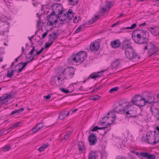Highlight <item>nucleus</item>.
I'll return each mask as SVG.
<instances>
[{
	"label": "nucleus",
	"instance_id": "nucleus-60",
	"mask_svg": "<svg viewBox=\"0 0 159 159\" xmlns=\"http://www.w3.org/2000/svg\"><path fill=\"white\" fill-rule=\"evenodd\" d=\"M73 21L74 23H77L79 22L78 20H77V16H75V17L74 18V19Z\"/></svg>",
	"mask_w": 159,
	"mask_h": 159
},
{
	"label": "nucleus",
	"instance_id": "nucleus-51",
	"mask_svg": "<svg viewBox=\"0 0 159 159\" xmlns=\"http://www.w3.org/2000/svg\"><path fill=\"white\" fill-rule=\"evenodd\" d=\"M36 55H37L36 54H36H34V53H33V55H31V56H30L28 58L27 57V56H26L25 58H26V59H30L31 58H32V57H33L34 58V57L35 56H36Z\"/></svg>",
	"mask_w": 159,
	"mask_h": 159
},
{
	"label": "nucleus",
	"instance_id": "nucleus-43",
	"mask_svg": "<svg viewBox=\"0 0 159 159\" xmlns=\"http://www.w3.org/2000/svg\"><path fill=\"white\" fill-rule=\"evenodd\" d=\"M34 43H33L32 44H31V47L32 48V49L31 50L29 53L28 55H33V53H34V52L35 51V47L33 46Z\"/></svg>",
	"mask_w": 159,
	"mask_h": 159
},
{
	"label": "nucleus",
	"instance_id": "nucleus-55",
	"mask_svg": "<svg viewBox=\"0 0 159 159\" xmlns=\"http://www.w3.org/2000/svg\"><path fill=\"white\" fill-rule=\"evenodd\" d=\"M52 95L49 94L48 95L44 96V98L47 99H49L50 98Z\"/></svg>",
	"mask_w": 159,
	"mask_h": 159
},
{
	"label": "nucleus",
	"instance_id": "nucleus-39",
	"mask_svg": "<svg viewBox=\"0 0 159 159\" xmlns=\"http://www.w3.org/2000/svg\"><path fill=\"white\" fill-rule=\"evenodd\" d=\"M113 2L112 1L106 2L105 3L106 7L108 8H110L111 5L113 4Z\"/></svg>",
	"mask_w": 159,
	"mask_h": 159
},
{
	"label": "nucleus",
	"instance_id": "nucleus-37",
	"mask_svg": "<svg viewBox=\"0 0 159 159\" xmlns=\"http://www.w3.org/2000/svg\"><path fill=\"white\" fill-rule=\"evenodd\" d=\"M136 26V25L135 23H134L132 24L130 27H128L126 28L123 27V29L124 30L125 29H134Z\"/></svg>",
	"mask_w": 159,
	"mask_h": 159
},
{
	"label": "nucleus",
	"instance_id": "nucleus-5",
	"mask_svg": "<svg viewBox=\"0 0 159 159\" xmlns=\"http://www.w3.org/2000/svg\"><path fill=\"white\" fill-rule=\"evenodd\" d=\"M125 115L128 118L131 117L135 118L139 116L140 113H138V110L134 108H130L129 106H125Z\"/></svg>",
	"mask_w": 159,
	"mask_h": 159
},
{
	"label": "nucleus",
	"instance_id": "nucleus-13",
	"mask_svg": "<svg viewBox=\"0 0 159 159\" xmlns=\"http://www.w3.org/2000/svg\"><path fill=\"white\" fill-rule=\"evenodd\" d=\"M125 107L123 108L121 104L119 103L117 106H115L113 108L114 111L117 113L123 114L125 113Z\"/></svg>",
	"mask_w": 159,
	"mask_h": 159
},
{
	"label": "nucleus",
	"instance_id": "nucleus-36",
	"mask_svg": "<svg viewBox=\"0 0 159 159\" xmlns=\"http://www.w3.org/2000/svg\"><path fill=\"white\" fill-rule=\"evenodd\" d=\"M59 89L63 93H71L74 90L70 91L69 90L66 89L64 88H60Z\"/></svg>",
	"mask_w": 159,
	"mask_h": 159
},
{
	"label": "nucleus",
	"instance_id": "nucleus-50",
	"mask_svg": "<svg viewBox=\"0 0 159 159\" xmlns=\"http://www.w3.org/2000/svg\"><path fill=\"white\" fill-rule=\"evenodd\" d=\"M132 152H133V153H134V154L138 156V157L139 158L140 155V154L142 152H140L139 153V152H135L134 150H133L132 151Z\"/></svg>",
	"mask_w": 159,
	"mask_h": 159
},
{
	"label": "nucleus",
	"instance_id": "nucleus-4",
	"mask_svg": "<svg viewBox=\"0 0 159 159\" xmlns=\"http://www.w3.org/2000/svg\"><path fill=\"white\" fill-rule=\"evenodd\" d=\"M126 57L133 61H138L140 58V56L133 48L125 51Z\"/></svg>",
	"mask_w": 159,
	"mask_h": 159
},
{
	"label": "nucleus",
	"instance_id": "nucleus-21",
	"mask_svg": "<svg viewBox=\"0 0 159 159\" xmlns=\"http://www.w3.org/2000/svg\"><path fill=\"white\" fill-rule=\"evenodd\" d=\"M43 126V123H38L37 125L32 129V131L33 133H35L38 130L42 128Z\"/></svg>",
	"mask_w": 159,
	"mask_h": 159
},
{
	"label": "nucleus",
	"instance_id": "nucleus-27",
	"mask_svg": "<svg viewBox=\"0 0 159 159\" xmlns=\"http://www.w3.org/2000/svg\"><path fill=\"white\" fill-rule=\"evenodd\" d=\"M146 136L148 138V139H145V141L147 143H148L152 145H155L157 143L159 142V139H158L157 140L154 141L152 142V140H151V139H149V138L148 136V134H146Z\"/></svg>",
	"mask_w": 159,
	"mask_h": 159
},
{
	"label": "nucleus",
	"instance_id": "nucleus-2",
	"mask_svg": "<svg viewBox=\"0 0 159 159\" xmlns=\"http://www.w3.org/2000/svg\"><path fill=\"white\" fill-rule=\"evenodd\" d=\"M62 74L61 72V73L55 75L52 78V82H54L57 87H59L62 84L65 86L66 84V83L67 82Z\"/></svg>",
	"mask_w": 159,
	"mask_h": 159
},
{
	"label": "nucleus",
	"instance_id": "nucleus-49",
	"mask_svg": "<svg viewBox=\"0 0 159 159\" xmlns=\"http://www.w3.org/2000/svg\"><path fill=\"white\" fill-rule=\"evenodd\" d=\"M92 43H94L95 46H96V50H98L100 47V43H95L94 42H93Z\"/></svg>",
	"mask_w": 159,
	"mask_h": 159
},
{
	"label": "nucleus",
	"instance_id": "nucleus-10",
	"mask_svg": "<svg viewBox=\"0 0 159 159\" xmlns=\"http://www.w3.org/2000/svg\"><path fill=\"white\" fill-rule=\"evenodd\" d=\"M139 156L141 159H155L156 158L155 154L146 152H141Z\"/></svg>",
	"mask_w": 159,
	"mask_h": 159
},
{
	"label": "nucleus",
	"instance_id": "nucleus-63",
	"mask_svg": "<svg viewBox=\"0 0 159 159\" xmlns=\"http://www.w3.org/2000/svg\"><path fill=\"white\" fill-rule=\"evenodd\" d=\"M16 113H17L16 112V110H15L11 112V114H10V116H11V115H14V114Z\"/></svg>",
	"mask_w": 159,
	"mask_h": 159
},
{
	"label": "nucleus",
	"instance_id": "nucleus-25",
	"mask_svg": "<svg viewBox=\"0 0 159 159\" xmlns=\"http://www.w3.org/2000/svg\"><path fill=\"white\" fill-rule=\"evenodd\" d=\"M53 34H50L49 35V41L48 42H53L54 40L56 39L57 36L56 33L55 32H53Z\"/></svg>",
	"mask_w": 159,
	"mask_h": 159
},
{
	"label": "nucleus",
	"instance_id": "nucleus-33",
	"mask_svg": "<svg viewBox=\"0 0 159 159\" xmlns=\"http://www.w3.org/2000/svg\"><path fill=\"white\" fill-rule=\"evenodd\" d=\"M14 71L13 69H12L11 71H10L9 70H7V77L11 78L14 75Z\"/></svg>",
	"mask_w": 159,
	"mask_h": 159
},
{
	"label": "nucleus",
	"instance_id": "nucleus-48",
	"mask_svg": "<svg viewBox=\"0 0 159 159\" xmlns=\"http://www.w3.org/2000/svg\"><path fill=\"white\" fill-rule=\"evenodd\" d=\"M74 17V16L73 14H67V17L68 18V20H71Z\"/></svg>",
	"mask_w": 159,
	"mask_h": 159
},
{
	"label": "nucleus",
	"instance_id": "nucleus-20",
	"mask_svg": "<svg viewBox=\"0 0 159 159\" xmlns=\"http://www.w3.org/2000/svg\"><path fill=\"white\" fill-rule=\"evenodd\" d=\"M96 151H91L89 154L88 159H97L98 155Z\"/></svg>",
	"mask_w": 159,
	"mask_h": 159
},
{
	"label": "nucleus",
	"instance_id": "nucleus-11",
	"mask_svg": "<svg viewBox=\"0 0 159 159\" xmlns=\"http://www.w3.org/2000/svg\"><path fill=\"white\" fill-rule=\"evenodd\" d=\"M89 143L91 146L95 145L97 143V139L95 135L93 133H91L88 138Z\"/></svg>",
	"mask_w": 159,
	"mask_h": 159
},
{
	"label": "nucleus",
	"instance_id": "nucleus-58",
	"mask_svg": "<svg viewBox=\"0 0 159 159\" xmlns=\"http://www.w3.org/2000/svg\"><path fill=\"white\" fill-rule=\"evenodd\" d=\"M107 127H99V129H103L105 130L103 135H105L107 132V131H105V129H107Z\"/></svg>",
	"mask_w": 159,
	"mask_h": 159
},
{
	"label": "nucleus",
	"instance_id": "nucleus-34",
	"mask_svg": "<svg viewBox=\"0 0 159 159\" xmlns=\"http://www.w3.org/2000/svg\"><path fill=\"white\" fill-rule=\"evenodd\" d=\"M21 124V123L20 122H18L16 123H15L13 124L11 127L8 130L10 129H13L15 127H18L20 126V125Z\"/></svg>",
	"mask_w": 159,
	"mask_h": 159
},
{
	"label": "nucleus",
	"instance_id": "nucleus-64",
	"mask_svg": "<svg viewBox=\"0 0 159 159\" xmlns=\"http://www.w3.org/2000/svg\"><path fill=\"white\" fill-rule=\"evenodd\" d=\"M2 104H6V105H7V104H8V101L7 100V101H5V100H4L3 101H2Z\"/></svg>",
	"mask_w": 159,
	"mask_h": 159
},
{
	"label": "nucleus",
	"instance_id": "nucleus-57",
	"mask_svg": "<svg viewBox=\"0 0 159 159\" xmlns=\"http://www.w3.org/2000/svg\"><path fill=\"white\" fill-rule=\"evenodd\" d=\"M24 109L23 108H21L19 109L16 110L17 113H20V112L23 111Z\"/></svg>",
	"mask_w": 159,
	"mask_h": 159
},
{
	"label": "nucleus",
	"instance_id": "nucleus-42",
	"mask_svg": "<svg viewBox=\"0 0 159 159\" xmlns=\"http://www.w3.org/2000/svg\"><path fill=\"white\" fill-rule=\"evenodd\" d=\"M63 12H61V14L60 15H59V12L58 13V14L57 15V17H58V18L59 20H61L62 21H65V18H62V16L63 15Z\"/></svg>",
	"mask_w": 159,
	"mask_h": 159
},
{
	"label": "nucleus",
	"instance_id": "nucleus-45",
	"mask_svg": "<svg viewBox=\"0 0 159 159\" xmlns=\"http://www.w3.org/2000/svg\"><path fill=\"white\" fill-rule=\"evenodd\" d=\"M10 130L8 131V130H5L4 129H2L0 130V134H2V135L3 134H5L8 133Z\"/></svg>",
	"mask_w": 159,
	"mask_h": 159
},
{
	"label": "nucleus",
	"instance_id": "nucleus-7",
	"mask_svg": "<svg viewBox=\"0 0 159 159\" xmlns=\"http://www.w3.org/2000/svg\"><path fill=\"white\" fill-rule=\"evenodd\" d=\"M131 39H125V40H123L121 43L120 47L121 49L124 51H126V50H128L129 49L133 48L132 46L131 45Z\"/></svg>",
	"mask_w": 159,
	"mask_h": 159
},
{
	"label": "nucleus",
	"instance_id": "nucleus-16",
	"mask_svg": "<svg viewBox=\"0 0 159 159\" xmlns=\"http://www.w3.org/2000/svg\"><path fill=\"white\" fill-rule=\"evenodd\" d=\"M111 45L112 48H116L119 47L120 48L121 43L119 39H117L111 43Z\"/></svg>",
	"mask_w": 159,
	"mask_h": 159
},
{
	"label": "nucleus",
	"instance_id": "nucleus-8",
	"mask_svg": "<svg viewBox=\"0 0 159 159\" xmlns=\"http://www.w3.org/2000/svg\"><path fill=\"white\" fill-rule=\"evenodd\" d=\"M77 57V62L82 63L87 58V53L84 51H80L76 54Z\"/></svg>",
	"mask_w": 159,
	"mask_h": 159
},
{
	"label": "nucleus",
	"instance_id": "nucleus-31",
	"mask_svg": "<svg viewBox=\"0 0 159 159\" xmlns=\"http://www.w3.org/2000/svg\"><path fill=\"white\" fill-rule=\"evenodd\" d=\"M49 146L48 143H46L45 144L43 145V146L40 147L39 149L38 150L39 152H41L43 151L45 149L47 148Z\"/></svg>",
	"mask_w": 159,
	"mask_h": 159
},
{
	"label": "nucleus",
	"instance_id": "nucleus-28",
	"mask_svg": "<svg viewBox=\"0 0 159 159\" xmlns=\"http://www.w3.org/2000/svg\"><path fill=\"white\" fill-rule=\"evenodd\" d=\"M78 147L80 151L83 152L85 149V145L83 142L80 141L78 143Z\"/></svg>",
	"mask_w": 159,
	"mask_h": 159
},
{
	"label": "nucleus",
	"instance_id": "nucleus-62",
	"mask_svg": "<svg viewBox=\"0 0 159 159\" xmlns=\"http://www.w3.org/2000/svg\"><path fill=\"white\" fill-rule=\"evenodd\" d=\"M30 48V46H29V43H27L25 44V49L26 50H29Z\"/></svg>",
	"mask_w": 159,
	"mask_h": 159
},
{
	"label": "nucleus",
	"instance_id": "nucleus-38",
	"mask_svg": "<svg viewBox=\"0 0 159 159\" xmlns=\"http://www.w3.org/2000/svg\"><path fill=\"white\" fill-rule=\"evenodd\" d=\"M3 97L4 100H6L7 99L12 98L11 93H10L9 94H5L3 96Z\"/></svg>",
	"mask_w": 159,
	"mask_h": 159
},
{
	"label": "nucleus",
	"instance_id": "nucleus-19",
	"mask_svg": "<svg viewBox=\"0 0 159 159\" xmlns=\"http://www.w3.org/2000/svg\"><path fill=\"white\" fill-rule=\"evenodd\" d=\"M69 111L66 110L61 112L59 115V119L61 120L63 119L69 115Z\"/></svg>",
	"mask_w": 159,
	"mask_h": 159
},
{
	"label": "nucleus",
	"instance_id": "nucleus-32",
	"mask_svg": "<svg viewBox=\"0 0 159 159\" xmlns=\"http://www.w3.org/2000/svg\"><path fill=\"white\" fill-rule=\"evenodd\" d=\"M95 19L94 17H93L92 19L89 21V23L90 24L93 23L97 20H98L100 19V16L96 15L95 16Z\"/></svg>",
	"mask_w": 159,
	"mask_h": 159
},
{
	"label": "nucleus",
	"instance_id": "nucleus-44",
	"mask_svg": "<svg viewBox=\"0 0 159 159\" xmlns=\"http://www.w3.org/2000/svg\"><path fill=\"white\" fill-rule=\"evenodd\" d=\"M100 97H101V96L98 95H96L94 96H93L91 98V100H94L96 101L98 100V99H99V98Z\"/></svg>",
	"mask_w": 159,
	"mask_h": 159
},
{
	"label": "nucleus",
	"instance_id": "nucleus-12",
	"mask_svg": "<svg viewBox=\"0 0 159 159\" xmlns=\"http://www.w3.org/2000/svg\"><path fill=\"white\" fill-rule=\"evenodd\" d=\"M52 8H54L55 13L59 12V15L62 13V12H63V8L60 3H54L52 5Z\"/></svg>",
	"mask_w": 159,
	"mask_h": 159
},
{
	"label": "nucleus",
	"instance_id": "nucleus-53",
	"mask_svg": "<svg viewBox=\"0 0 159 159\" xmlns=\"http://www.w3.org/2000/svg\"><path fill=\"white\" fill-rule=\"evenodd\" d=\"M121 22V21H118L117 22H116V23H115L114 24H112V25L111 26V27H114L115 26L119 24Z\"/></svg>",
	"mask_w": 159,
	"mask_h": 159
},
{
	"label": "nucleus",
	"instance_id": "nucleus-40",
	"mask_svg": "<svg viewBox=\"0 0 159 159\" xmlns=\"http://www.w3.org/2000/svg\"><path fill=\"white\" fill-rule=\"evenodd\" d=\"M107 116H105L102 119V122H101V125H106V124H107V120H106V119H107Z\"/></svg>",
	"mask_w": 159,
	"mask_h": 159
},
{
	"label": "nucleus",
	"instance_id": "nucleus-41",
	"mask_svg": "<svg viewBox=\"0 0 159 159\" xmlns=\"http://www.w3.org/2000/svg\"><path fill=\"white\" fill-rule=\"evenodd\" d=\"M52 42H48H48L45 43V48H49L51 45H52Z\"/></svg>",
	"mask_w": 159,
	"mask_h": 159
},
{
	"label": "nucleus",
	"instance_id": "nucleus-26",
	"mask_svg": "<svg viewBox=\"0 0 159 159\" xmlns=\"http://www.w3.org/2000/svg\"><path fill=\"white\" fill-rule=\"evenodd\" d=\"M77 61V57H76V54L74 55L73 53V55L71 56L68 59V61L69 63H74Z\"/></svg>",
	"mask_w": 159,
	"mask_h": 159
},
{
	"label": "nucleus",
	"instance_id": "nucleus-61",
	"mask_svg": "<svg viewBox=\"0 0 159 159\" xmlns=\"http://www.w3.org/2000/svg\"><path fill=\"white\" fill-rule=\"evenodd\" d=\"M81 30V29H80V27H79L77 28L75 31V33H77L79 32Z\"/></svg>",
	"mask_w": 159,
	"mask_h": 159
},
{
	"label": "nucleus",
	"instance_id": "nucleus-47",
	"mask_svg": "<svg viewBox=\"0 0 159 159\" xmlns=\"http://www.w3.org/2000/svg\"><path fill=\"white\" fill-rule=\"evenodd\" d=\"M99 127L97 126H94L93 128L90 130L92 131H96L98 129H99Z\"/></svg>",
	"mask_w": 159,
	"mask_h": 159
},
{
	"label": "nucleus",
	"instance_id": "nucleus-18",
	"mask_svg": "<svg viewBox=\"0 0 159 159\" xmlns=\"http://www.w3.org/2000/svg\"><path fill=\"white\" fill-rule=\"evenodd\" d=\"M142 98L143 97L140 96L139 94L136 95L131 100V102L134 105H136V103L142 99Z\"/></svg>",
	"mask_w": 159,
	"mask_h": 159
},
{
	"label": "nucleus",
	"instance_id": "nucleus-56",
	"mask_svg": "<svg viewBox=\"0 0 159 159\" xmlns=\"http://www.w3.org/2000/svg\"><path fill=\"white\" fill-rule=\"evenodd\" d=\"M111 116L110 117H113L115 120L116 118V116L115 114L113 112H111Z\"/></svg>",
	"mask_w": 159,
	"mask_h": 159
},
{
	"label": "nucleus",
	"instance_id": "nucleus-3",
	"mask_svg": "<svg viewBox=\"0 0 159 159\" xmlns=\"http://www.w3.org/2000/svg\"><path fill=\"white\" fill-rule=\"evenodd\" d=\"M140 29H137L134 30L132 34V38L135 42L138 44H143L148 41L146 39L141 36L139 34H137Z\"/></svg>",
	"mask_w": 159,
	"mask_h": 159
},
{
	"label": "nucleus",
	"instance_id": "nucleus-46",
	"mask_svg": "<svg viewBox=\"0 0 159 159\" xmlns=\"http://www.w3.org/2000/svg\"><path fill=\"white\" fill-rule=\"evenodd\" d=\"M118 89L119 88L118 87H116L110 89V93H113L114 92L118 90Z\"/></svg>",
	"mask_w": 159,
	"mask_h": 159
},
{
	"label": "nucleus",
	"instance_id": "nucleus-6",
	"mask_svg": "<svg viewBox=\"0 0 159 159\" xmlns=\"http://www.w3.org/2000/svg\"><path fill=\"white\" fill-rule=\"evenodd\" d=\"M75 69L73 67H68L64 69L61 72L66 80L67 81L68 79L72 78L75 74Z\"/></svg>",
	"mask_w": 159,
	"mask_h": 159
},
{
	"label": "nucleus",
	"instance_id": "nucleus-59",
	"mask_svg": "<svg viewBox=\"0 0 159 159\" xmlns=\"http://www.w3.org/2000/svg\"><path fill=\"white\" fill-rule=\"evenodd\" d=\"M11 148L10 146H8V147H6L5 148H4L3 149V151L4 152H6L7 151H8L10 150L11 149Z\"/></svg>",
	"mask_w": 159,
	"mask_h": 159
},
{
	"label": "nucleus",
	"instance_id": "nucleus-14",
	"mask_svg": "<svg viewBox=\"0 0 159 159\" xmlns=\"http://www.w3.org/2000/svg\"><path fill=\"white\" fill-rule=\"evenodd\" d=\"M27 65V63L26 62H22L19 63L16 66V67L18 66L19 68L17 70H15V71H16L17 73H19L22 70H25V68Z\"/></svg>",
	"mask_w": 159,
	"mask_h": 159
},
{
	"label": "nucleus",
	"instance_id": "nucleus-29",
	"mask_svg": "<svg viewBox=\"0 0 159 159\" xmlns=\"http://www.w3.org/2000/svg\"><path fill=\"white\" fill-rule=\"evenodd\" d=\"M115 119L113 117L107 116V124L106 125H108L111 124L115 120Z\"/></svg>",
	"mask_w": 159,
	"mask_h": 159
},
{
	"label": "nucleus",
	"instance_id": "nucleus-9",
	"mask_svg": "<svg viewBox=\"0 0 159 159\" xmlns=\"http://www.w3.org/2000/svg\"><path fill=\"white\" fill-rule=\"evenodd\" d=\"M57 14H55V10L52 9V11L51 13L47 16V20L48 21L47 22V25L49 26L52 25L55 22V15Z\"/></svg>",
	"mask_w": 159,
	"mask_h": 159
},
{
	"label": "nucleus",
	"instance_id": "nucleus-1",
	"mask_svg": "<svg viewBox=\"0 0 159 159\" xmlns=\"http://www.w3.org/2000/svg\"><path fill=\"white\" fill-rule=\"evenodd\" d=\"M144 50H148V53L150 54L148 57L151 58L154 57L157 54L156 53L158 51V48L153 43L148 42L145 44Z\"/></svg>",
	"mask_w": 159,
	"mask_h": 159
},
{
	"label": "nucleus",
	"instance_id": "nucleus-23",
	"mask_svg": "<svg viewBox=\"0 0 159 159\" xmlns=\"http://www.w3.org/2000/svg\"><path fill=\"white\" fill-rule=\"evenodd\" d=\"M146 103H147V100L143 98L142 99L140 100L137 103H136V105L138 107H139L140 108H141V107H143L145 106Z\"/></svg>",
	"mask_w": 159,
	"mask_h": 159
},
{
	"label": "nucleus",
	"instance_id": "nucleus-30",
	"mask_svg": "<svg viewBox=\"0 0 159 159\" xmlns=\"http://www.w3.org/2000/svg\"><path fill=\"white\" fill-rule=\"evenodd\" d=\"M80 0H68V3L72 6L76 5L79 2Z\"/></svg>",
	"mask_w": 159,
	"mask_h": 159
},
{
	"label": "nucleus",
	"instance_id": "nucleus-22",
	"mask_svg": "<svg viewBox=\"0 0 159 159\" xmlns=\"http://www.w3.org/2000/svg\"><path fill=\"white\" fill-rule=\"evenodd\" d=\"M120 63L119 60L118 59H116L112 62L110 68L112 70H116L119 65Z\"/></svg>",
	"mask_w": 159,
	"mask_h": 159
},
{
	"label": "nucleus",
	"instance_id": "nucleus-15",
	"mask_svg": "<svg viewBox=\"0 0 159 159\" xmlns=\"http://www.w3.org/2000/svg\"><path fill=\"white\" fill-rule=\"evenodd\" d=\"M148 100H147V103L149 104L155 103L156 102L155 101V98L154 96L152 95L150 93H148L147 95Z\"/></svg>",
	"mask_w": 159,
	"mask_h": 159
},
{
	"label": "nucleus",
	"instance_id": "nucleus-35",
	"mask_svg": "<svg viewBox=\"0 0 159 159\" xmlns=\"http://www.w3.org/2000/svg\"><path fill=\"white\" fill-rule=\"evenodd\" d=\"M96 46H95L94 43H91L90 47V49L92 52H95L97 51L98 50H96Z\"/></svg>",
	"mask_w": 159,
	"mask_h": 159
},
{
	"label": "nucleus",
	"instance_id": "nucleus-24",
	"mask_svg": "<svg viewBox=\"0 0 159 159\" xmlns=\"http://www.w3.org/2000/svg\"><path fill=\"white\" fill-rule=\"evenodd\" d=\"M150 32L154 35L158 36H159V27H156L155 29L152 28Z\"/></svg>",
	"mask_w": 159,
	"mask_h": 159
},
{
	"label": "nucleus",
	"instance_id": "nucleus-52",
	"mask_svg": "<svg viewBox=\"0 0 159 159\" xmlns=\"http://www.w3.org/2000/svg\"><path fill=\"white\" fill-rule=\"evenodd\" d=\"M44 48H42L39 51H37V50H36V54L37 55H39L40 53L42 52L43 51V50L44 49Z\"/></svg>",
	"mask_w": 159,
	"mask_h": 159
},
{
	"label": "nucleus",
	"instance_id": "nucleus-17",
	"mask_svg": "<svg viewBox=\"0 0 159 159\" xmlns=\"http://www.w3.org/2000/svg\"><path fill=\"white\" fill-rule=\"evenodd\" d=\"M140 33H139L142 37L144 38L148 41L149 37V34L148 32L145 30L140 29Z\"/></svg>",
	"mask_w": 159,
	"mask_h": 159
},
{
	"label": "nucleus",
	"instance_id": "nucleus-54",
	"mask_svg": "<svg viewBox=\"0 0 159 159\" xmlns=\"http://www.w3.org/2000/svg\"><path fill=\"white\" fill-rule=\"evenodd\" d=\"M49 31V30H48L46 32H45L42 34V38L44 39L45 38L46 36L47 35L48 32Z\"/></svg>",
	"mask_w": 159,
	"mask_h": 159
}]
</instances>
